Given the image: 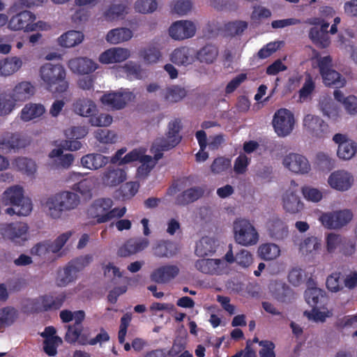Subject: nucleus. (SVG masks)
<instances>
[{"label":"nucleus","instance_id":"nucleus-9","mask_svg":"<svg viewBox=\"0 0 357 357\" xmlns=\"http://www.w3.org/2000/svg\"><path fill=\"white\" fill-rule=\"evenodd\" d=\"M29 227L22 222L2 225L0 228L1 235L15 244L22 245L27 240Z\"/></svg>","mask_w":357,"mask_h":357},{"label":"nucleus","instance_id":"nucleus-21","mask_svg":"<svg viewBox=\"0 0 357 357\" xmlns=\"http://www.w3.org/2000/svg\"><path fill=\"white\" fill-rule=\"evenodd\" d=\"M149 245L146 238H132L128 240L123 247L119 250L121 256H128L144 250Z\"/></svg>","mask_w":357,"mask_h":357},{"label":"nucleus","instance_id":"nucleus-2","mask_svg":"<svg viewBox=\"0 0 357 357\" xmlns=\"http://www.w3.org/2000/svg\"><path fill=\"white\" fill-rule=\"evenodd\" d=\"M40 76L47 90L52 93H62L68 89L66 70L60 64L47 63L40 67Z\"/></svg>","mask_w":357,"mask_h":357},{"label":"nucleus","instance_id":"nucleus-54","mask_svg":"<svg viewBox=\"0 0 357 357\" xmlns=\"http://www.w3.org/2000/svg\"><path fill=\"white\" fill-rule=\"evenodd\" d=\"M356 251V243L354 239L344 236L339 253L345 257H352Z\"/></svg>","mask_w":357,"mask_h":357},{"label":"nucleus","instance_id":"nucleus-37","mask_svg":"<svg viewBox=\"0 0 357 357\" xmlns=\"http://www.w3.org/2000/svg\"><path fill=\"white\" fill-rule=\"evenodd\" d=\"M22 146L21 139L16 133H7L0 139V151L8 153Z\"/></svg>","mask_w":357,"mask_h":357},{"label":"nucleus","instance_id":"nucleus-47","mask_svg":"<svg viewBox=\"0 0 357 357\" xmlns=\"http://www.w3.org/2000/svg\"><path fill=\"white\" fill-rule=\"evenodd\" d=\"M344 236L335 233H329L326 236V249L329 254L340 251Z\"/></svg>","mask_w":357,"mask_h":357},{"label":"nucleus","instance_id":"nucleus-4","mask_svg":"<svg viewBox=\"0 0 357 357\" xmlns=\"http://www.w3.org/2000/svg\"><path fill=\"white\" fill-rule=\"evenodd\" d=\"M234 237L235 241L243 246H251L257 243L259 234L248 220L243 218L236 219L233 225Z\"/></svg>","mask_w":357,"mask_h":357},{"label":"nucleus","instance_id":"nucleus-34","mask_svg":"<svg viewBox=\"0 0 357 357\" xmlns=\"http://www.w3.org/2000/svg\"><path fill=\"white\" fill-rule=\"evenodd\" d=\"M216 250L215 241L210 237H202L197 243L195 253L197 256L205 257L212 255Z\"/></svg>","mask_w":357,"mask_h":357},{"label":"nucleus","instance_id":"nucleus-14","mask_svg":"<svg viewBox=\"0 0 357 357\" xmlns=\"http://www.w3.org/2000/svg\"><path fill=\"white\" fill-rule=\"evenodd\" d=\"M194 24L188 20L175 22L169 29V36L175 40H183L192 37L195 33Z\"/></svg>","mask_w":357,"mask_h":357},{"label":"nucleus","instance_id":"nucleus-63","mask_svg":"<svg viewBox=\"0 0 357 357\" xmlns=\"http://www.w3.org/2000/svg\"><path fill=\"white\" fill-rule=\"evenodd\" d=\"M320 296H323L321 289L317 287L308 288L305 291V298L311 307H317Z\"/></svg>","mask_w":357,"mask_h":357},{"label":"nucleus","instance_id":"nucleus-19","mask_svg":"<svg viewBox=\"0 0 357 357\" xmlns=\"http://www.w3.org/2000/svg\"><path fill=\"white\" fill-rule=\"evenodd\" d=\"M68 67L74 73L88 75L98 68V64L90 59L78 57L70 59L68 61Z\"/></svg>","mask_w":357,"mask_h":357},{"label":"nucleus","instance_id":"nucleus-58","mask_svg":"<svg viewBox=\"0 0 357 357\" xmlns=\"http://www.w3.org/2000/svg\"><path fill=\"white\" fill-rule=\"evenodd\" d=\"M155 0H137L135 3V9L141 13H153L157 8Z\"/></svg>","mask_w":357,"mask_h":357},{"label":"nucleus","instance_id":"nucleus-51","mask_svg":"<svg viewBox=\"0 0 357 357\" xmlns=\"http://www.w3.org/2000/svg\"><path fill=\"white\" fill-rule=\"evenodd\" d=\"M126 8L123 4H113L105 12V17L111 21L122 18L127 13Z\"/></svg>","mask_w":357,"mask_h":357},{"label":"nucleus","instance_id":"nucleus-23","mask_svg":"<svg viewBox=\"0 0 357 357\" xmlns=\"http://www.w3.org/2000/svg\"><path fill=\"white\" fill-rule=\"evenodd\" d=\"M282 201L285 211L291 214L300 213L304 208L299 196L294 191L287 190L283 195Z\"/></svg>","mask_w":357,"mask_h":357},{"label":"nucleus","instance_id":"nucleus-18","mask_svg":"<svg viewBox=\"0 0 357 357\" xmlns=\"http://www.w3.org/2000/svg\"><path fill=\"white\" fill-rule=\"evenodd\" d=\"M130 57V51L126 48L112 47L100 54L99 61L103 64L120 63Z\"/></svg>","mask_w":357,"mask_h":357},{"label":"nucleus","instance_id":"nucleus-11","mask_svg":"<svg viewBox=\"0 0 357 357\" xmlns=\"http://www.w3.org/2000/svg\"><path fill=\"white\" fill-rule=\"evenodd\" d=\"M283 165L291 172L296 174H305L311 169L308 160L298 153H289L283 160Z\"/></svg>","mask_w":357,"mask_h":357},{"label":"nucleus","instance_id":"nucleus-59","mask_svg":"<svg viewBox=\"0 0 357 357\" xmlns=\"http://www.w3.org/2000/svg\"><path fill=\"white\" fill-rule=\"evenodd\" d=\"M231 167V160L225 157H218L211 165V170L214 174H220Z\"/></svg>","mask_w":357,"mask_h":357},{"label":"nucleus","instance_id":"nucleus-55","mask_svg":"<svg viewBox=\"0 0 357 357\" xmlns=\"http://www.w3.org/2000/svg\"><path fill=\"white\" fill-rule=\"evenodd\" d=\"M248 26L246 22L237 20L228 22L225 25V29L231 36H236L241 35L247 29Z\"/></svg>","mask_w":357,"mask_h":357},{"label":"nucleus","instance_id":"nucleus-27","mask_svg":"<svg viewBox=\"0 0 357 357\" xmlns=\"http://www.w3.org/2000/svg\"><path fill=\"white\" fill-rule=\"evenodd\" d=\"M152 251L156 257H171L176 254V248L172 241L160 240L153 245Z\"/></svg>","mask_w":357,"mask_h":357},{"label":"nucleus","instance_id":"nucleus-44","mask_svg":"<svg viewBox=\"0 0 357 357\" xmlns=\"http://www.w3.org/2000/svg\"><path fill=\"white\" fill-rule=\"evenodd\" d=\"M17 311L13 307L0 309V331L11 326L17 318Z\"/></svg>","mask_w":357,"mask_h":357},{"label":"nucleus","instance_id":"nucleus-61","mask_svg":"<svg viewBox=\"0 0 357 357\" xmlns=\"http://www.w3.org/2000/svg\"><path fill=\"white\" fill-rule=\"evenodd\" d=\"M123 69L129 79H139L142 77V69L141 66L137 63L130 62L126 63L123 67Z\"/></svg>","mask_w":357,"mask_h":357},{"label":"nucleus","instance_id":"nucleus-48","mask_svg":"<svg viewBox=\"0 0 357 357\" xmlns=\"http://www.w3.org/2000/svg\"><path fill=\"white\" fill-rule=\"evenodd\" d=\"M77 272L68 263L62 273L59 274L57 284L60 287H65L70 282L74 281L77 278Z\"/></svg>","mask_w":357,"mask_h":357},{"label":"nucleus","instance_id":"nucleus-35","mask_svg":"<svg viewBox=\"0 0 357 357\" xmlns=\"http://www.w3.org/2000/svg\"><path fill=\"white\" fill-rule=\"evenodd\" d=\"M84 34L79 31H69L59 38V43L64 47H72L82 42Z\"/></svg>","mask_w":357,"mask_h":357},{"label":"nucleus","instance_id":"nucleus-36","mask_svg":"<svg viewBox=\"0 0 357 357\" xmlns=\"http://www.w3.org/2000/svg\"><path fill=\"white\" fill-rule=\"evenodd\" d=\"M132 37V32L128 28H116L109 31L106 36L107 42L118 44L128 41Z\"/></svg>","mask_w":357,"mask_h":357},{"label":"nucleus","instance_id":"nucleus-42","mask_svg":"<svg viewBox=\"0 0 357 357\" xmlns=\"http://www.w3.org/2000/svg\"><path fill=\"white\" fill-rule=\"evenodd\" d=\"M186 94L187 93L184 88L176 85L168 87L164 92H162L165 100L170 103L181 101L185 97Z\"/></svg>","mask_w":357,"mask_h":357},{"label":"nucleus","instance_id":"nucleus-25","mask_svg":"<svg viewBox=\"0 0 357 357\" xmlns=\"http://www.w3.org/2000/svg\"><path fill=\"white\" fill-rule=\"evenodd\" d=\"M126 179V172L121 168L109 167L104 172L102 181L107 186L114 187L123 183Z\"/></svg>","mask_w":357,"mask_h":357},{"label":"nucleus","instance_id":"nucleus-7","mask_svg":"<svg viewBox=\"0 0 357 357\" xmlns=\"http://www.w3.org/2000/svg\"><path fill=\"white\" fill-rule=\"evenodd\" d=\"M135 98V94L128 89H121L119 91L104 93L100 98L101 103L113 110L123 109L126 105Z\"/></svg>","mask_w":357,"mask_h":357},{"label":"nucleus","instance_id":"nucleus-6","mask_svg":"<svg viewBox=\"0 0 357 357\" xmlns=\"http://www.w3.org/2000/svg\"><path fill=\"white\" fill-rule=\"evenodd\" d=\"M66 298V296L64 293L40 296L32 301V312L38 313L57 310L61 307Z\"/></svg>","mask_w":357,"mask_h":357},{"label":"nucleus","instance_id":"nucleus-10","mask_svg":"<svg viewBox=\"0 0 357 357\" xmlns=\"http://www.w3.org/2000/svg\"><path fill=\"white\" fill-rule=\"evenodd\" d=\"M294 114L287 109H280L273 116V126L280 137L289 135L294 129Z\"/></svg>","mask_w":357,"mask_h":357},{"label":"nucleus","instance_id":"nucleus-8","mask_svg":"<svg viewBox=\"0 0 357 357\" xmlns=\"http://www.w3.org/2000/svg\"><path fill=\"white\" fill-rule=\"evenodd\" d=\"M352 218V213L349 210L344 209L324 213L319 217V220L326 228L337 229L347 225Z\"/></svg>","mask_w":357,"mask_h":357},{"label":"nucleus","instance_id":"nucleus-17","mask_svg":"<svg viewBox=\"0 0 357 357\" xmlns=\"http://www.w3.org/2000/svg\"><path fill=\"white\" fill-rule=\"evenodd\" d=\"M179 273V268L176 265H165L151 273L150 278L158 284H166L174 279Z\"/></svg>","mask_w":357,"mask_h":357},{"label":"nucleus","instance_id":"nucleus-45","mask_svg":"<svg viewBox=\"0 0 357 357\" xmlns=\"http://www.w3.org/2000/svg\"><path fill=\"white\" fill-rule=\"evenodd\" d=\"M309 38L312 43L319 47L325 48L330 44V38L328 34L321 32L319 30V27L314 26L310 29L309 32Z\"/></svg>","mask_w":357,"mask_h":357},{"label":"nucleus","instance_id":"nucleus-38","mask_svg":"<svg viewBox=\"0 0 357 357\" xmlns=\"http://www.w3.org/2000/svg\"><path fill=\"white\" fill-rule=\"evenodd\" d=\"M45 111V107L41 104H26L21 111V119L24 121H29L40 116Z\"/></svg>","mask_w":357,"mask_h":357},{"label":"nucleus","instance_id":"nucleus-3","mask_svg":"<svg viewBox=\"0 0 357 357\" xmlns=\"http://www.w3.org/2000/svg\"><path fill=\"white\" fill-rule=\"evenodd\" d=\"M181 129L182 124L179 119H175L169 122L166 137L157 138L151 148V151L154 152L156 160L163 156L162 151L170 150L181 142L182 139V136L180 135Z\"/></svg>","mask_w":357,"mask_h":357},{"label":"nucleus","instance_id":"nucleus-60","mask_svg":"<svg viewBox=\"0 0 357 357\" xmlns=\"http://www.w3.org/2000/svg\"><path fill=\"white\" fill-rule=\"evenodd\" d=\"M70 235V232L63 233L59 236L53 242L47 241L50 253L58 252L67 242Z\"/></svg>","mask_w":357,"mask_h":357},{"label":"nucleus","instance_id":"nucleus-39","mask_svg":"<svg viewBox=\"0 0 357 357\" xmlns=\"http://www.w3.org/2000/svg\"><path fill=\"white\" fill-rule=\"evenodd\" d=\"M73 109L76 114L90 117L96 111V106L91 100L79 99L73 104Z\"/></svg>","mask_w":357,"mask_h":357},{"label":"nucleus","instance_id":"nucleus-52","mask_svg":"<svg viewBox=\"0 0 357 357\" xmlns=\"http://www.w3.org/2000/svg\"><path fill=\"white\" fill-rule=\"evenodd\" d=\"M61 343L60 337L47 338L43 341V350L49 356H54L57 354V347Z\"/></svg>","mask_w":357,"mask_h":357},{"label":"nucleus","instance_id":"nucleus-46","mask_svg":"<svg viewBox=\"0 0 357 357\" xmlns=\"http://www.w3.org/2000/svg\"><path fill=\"white\" fill-rule=\"evenodd\" d=\"M357 151V144L349 140L347 142L340 143L337 151V156L343 160L351 159Z\"/></svg>","mask_w":357,"mask_h":357},{"label":"nucleus","instance_id":"nucleus-16","mask_svg":"<svg viewBox=\"0 0 357 357\" xmlns=\"http://www.w3.org/2000/svg\"><path fill=\"white\" fill-rule=\"evenodd\" d=\"M328 182L331 188L340 191H345L351 187L354 178L349 172L337 170L329 176Z\"/></svg>","mask_w":357,"mask_h":357},{"label":"nucleus","instance_id":"nucleus-20","mask_svg":"<svg viewBox=\"0 0 357 357\" xmlns=\"http://www.w3.org/2000/svg\"><path fill=\"white\" fill-rule=\"evenodd\" d=\"M269 236L277 241L283 240L288 236L289 229L287 224L278 217H273L267 223Z\"/></svg>","mask_w":357,"mask_h":357},{"label":"nucleus","instance_id":"nucleus-13","mask_svg":"<svg viewBox=\"0 0 357 357\" xmlns=\"http://www.w3.org/2000/svg\"><path fill=\"white\" fill-rule=\"evenodd\" d=\"M36 20L33 13L28 10H23L12 16L8 22V26L13 31L23 30L29 32V26Z\"/></svg>","mask_w":357,"mask_h":357},{"label":"nucleus","instance_id":"nucleus-24","mask_svg":"<svg viewBox=\"0 0 357 357\" xmlns=\"http://www.w3.org/2000/svg\"><path fill=\"white\" fill-rule=\"evenodd\" d=\"M204 194V188L200 186L192 187L178 195L176 197L175 203L179 206H185L197 201L201 198Z\"/></svg>","mask_w":357,"mask_h":357},{"label":"nucleus","instance_id":"nucleus-1","mask_svg":"<svg viewBox=\"0 0 357 357\" xmlns=\"http://www.w3.org/2000/svg\"><path fill=\"white\" fill-rule=\"evenodd\" d=\"M2 202L5 205H10L6 209L10 215L26 216L32 211V202L29 198L24 197V190L18 185L8 188L2 195Z\"/></svg>","mask_w":357,"mask_h":357},{"label":"nucleus","instance_id":"nucleus-40","mask_svg":"<svg viewBox=\"0 0 357 357\" xmlns=\"http://www.w3.org/2000/svg\"><path fill=\"white\" fill-rule=\"evenodd\" d=\"M218 55V49L213 45H206L197 53V58L200 62L213 63Z\"/></svg>","mask_w":357,"mask_h":357},{"label":"nucleus","instance_id":"nucleus-26","mask_svg":"<svg viewBox=\"0 0 357 357\" xmlns=\"http://www.w3.org/2000/svg\"><path fill=\"white\" fill-rule=\"evenodd\" d=\"M109 162V158L100 153H89L81 158L82 165L91 170L98 169Z\"/></svg>","mask_w":357,"mask_h":357},{"label":"nucleus","instance_id":"nucleus-29","mask_svg":"<svg viewBox=\"0 0 357 357\" xmlns=\"http://www.w3.org/2000/svg\"><path fill=\"white\" fill-rule=\"evenodd\" d=\"M56 195L60 201L59 205L63 208L64 212L75 209L80 202L79 197L70 191H62Z\"/></svg>","mask_w":357,"mask_h":357},{"label":"nucleus","instance_id":"nucleus-12","mask_svg":"<svg viewBox=\"0 0 357 357\" xmlns=\"http://www.w3.org/2000/svg\"><path fill=\"white\" fill-rule=\"evenodd\" d=\"M303 126L308 132L317 138H323L328 132V124L319 116L307 114L303 119Z\"/></svg>","mask_w":357,"mask_h":357},{"label":"nucleus","instance_id":"nucleus-62","mask_svg":"<svg viewBox=\"0 0 357 357\" xmlns=\"http://www.w3.org/2000/svg\"><path fill=\"white\" fill-rule=\"evenodd\" d=\"M95 137L98 141L103 144H114L116 141V135L114 131L107 129H99L96 132Z\"/></svg>","mask_w":357,"mask_h":357},{"label":"nucleus","instance_id":"nucleus-53","mask_svg":"<svg viewBox=\"0 0 357 357\" xmlns=\"http://www.w3.org/2000/svg\"><path fill=\"white\" fill-rule=\"evenodd\" d=\"M141 55L144 60L148 63H157L162 57V54L160 50L155 46H149L144 49Z\"/></svg>","mask_w":357,"mask_h":357},{"label":"nucleus","instance_id":"nucleus-15","mask_svg":"<svg viewBox=\"0 0 357 357\" xmlns=\"http://www.w3.org/2000/svg\"><path fill=\"white\" fill-rule=\"evenodd\" d=\"M113 206V201L110 198H100L96 199L89 207L87 215L89 218L96 219L98 224L105 223L101 221L106 215L107 211Z\"/></svg>","mask_w":357,"mask_h":357},{"label":"nucleus","instance_id":"nucleus-50","mask_svg":"<svg viewBox=\"0 0 357 357\" xmlns=\"http://www.w3.org/2000/svg\"><path fill=\"white\" fill-rule=\"evenodd\" d=\"M321 107L325 116L335 121L338 120L340 116V109L332 100L323 101Z\"/></svg>","mask_w":357,"mask_h":357},{"label":"nucleus","instance_id":"nucleus-56","mask_svg":"<svg viewBox=\"0 0 357 357\" xmlns=\"http://www.w3.org/2000/svg\"><path fill=\"white\" fill-rule=\"evenodd\" d=\"M321 247V240L315 236H309L304 239L301 245L302 250L307 253L318 251Z\"/></svg>","mask_w":357,"mask_h":357},{"label":"nucleus","instance_id":"nucleus-5","mask_svg":"<svg viewBox=\"0 0 357 357\" xmlns=\"http://www.w3.org/2000/svg\"><path fill=\"white\" fill-rule=\"evenodd\" d=\"M332 58L331 56L321 57L318 60L319 73L325 85L336 89L343 87L346 79L337 71L332 68Z\"/></svg>","mask_w":357,"mask_h":357},{"label":"nucleus","instance_id":"nucleus-41","mask_svg":"<svg viewBox=\"0 0 357 357\" xmlns=\"http://www.w3.org/2000/svg\"><path fill=\"white\" fill-rule=\"evenodd\" d=\"M259 256L264 260L269 261L276 259L280 254L279 246L275 243H264L259 247Z\"/></svg>","mask_w":357,"mask_h":357},{"label":"nucleus","instance_id":"nucleus-33","mask_svg":"<svg viewBox=\"0 0 357 357\" xmlns=\"http://www.w3.org/2000/svg\"><path fill=\"white\" fill-rule=\"evenodd\" d=\"M22 65V60L16 56L0 60V75L9 76L17 71Z\"/></svg>","mask_w":357,"mask_h":357},{"label":"nucleus","instance_id":"nucleus-30","mask_svg":"<svg viewBox=\"0 0 357 357\" xmlns=\"http://www.w3.org/2000/svg\"><path fill=\"white\" fill-rule=\"evenodd\" d=\"M170 60L178 66L189 65L193 61L192 51L187 47H178L171 54Z\"/></svg>","mask_w":357,"mask_h":357},{"label":"nucleus","instance_id":"nucleus-31","mask_svg":"<svg viewBox=\"0 0 357 357\" xmlns=\"http://www.w3.org/2000/svg\"><path fill=\"white\" fill-rule=\"evenodd\" d=\"M34 93V86L29 82L17 84L10 93L17 102H22L29 99Z\"/></svg>","mask_w":357,"mask_h":357},{"label":"nucleus","instance_id":"nucleus-32","mask_svg":"<svg viewBox=\"0 0 357 357\" xmlns=\"http://www.w3.org/2000/svg\"><path fill=\"white\" fill-rule=\"evenodd\" d=\"M84 174L72 172L69 174V179L79 181L75 183L72 189L82 195H86L91 192L92 188V181L89 178H82Z\"/></svg>","mask_w":357,"mask_h":357},{"label":"nucleus","instance_id":"nucleus-49","mask_svg":"<svg viewBox=\"0 0 357 357\" xmlns=\"http://www.w3.org/2000/svg\"><path fill=\"white\" fill-rule=\"evenodd\" d=\"M17 101L9 94L0 95V115H7L15 108Z\"/></svg>","mask_w":357,"mask_h":357},{"label":"nucleus","instance_id":"nucleus-43","mask_svg":"<svg viewBox=\"0 0 357 357\" xmlns=\"http://www.w3.org/2000/svg\"><path fill=\"white\" fill-rule=\"evenodd\" d=\"M13 165L19 172L28 176L33 175L36 171V162L27 158H16L13 162Z\"/></svg>","mask_w":357,"mask_h":357},{"label":"nucleus","instance_id":"nucleus-28","mask_svg":"<svg viewBox=\"0 0 357 357\" xmlns=\"http://www.w3.org/2000/svg\"><path fill=\"white\" fill-rule=\"evenodd\" d=\"M222 261L218 259H202L195 262L196 268L205 274H220Z\"/></svg>","mask_w":357,"mask_h":357},{"label":"nucleus","instance_id":"nucleus-22","mask_svg":"<svg viewBox=\"0 0 357 357\" xmlns=\"http://www.w3.org/2000/svg\"><path fill=\"white\" fill-rule=\"evenodd\" d=\"M59 202L56 195L54 194L41 201V206L48 216L52 219H59L64 212L63 208L59 205Z\"/></svg>","mask_w":357,"mask_h":357},{"label":"nucleus","instance_id":"nucleus-64","mask_svg":"<svg viewBox=\"0 0 357 357\" xmlns=\"http://www.w3.org/2000/svg\"><path fill=\"white\" fill-rule=\"evenodd\" d=\"M92 261L93 256L91 255H86L72 259L68 264L78 273L87 266Z\"/></svg>","mask_w":357,"mask_h":357},{"label":"nucleus","instance_id":"nucleus-57","mask_svg":"<svg viewBox=\"0 0 357 357\" xmlns=\"http://www.w3.org/2000/svg\"><path fill=\"white\" fill-rule=\"evenodd\" d=\"M139 185L137 182L130 181L122 185L119 189L120 195L123 199H130L138 192Z\"/></svg>","mask_w":357,"mask_h":357}]
</instances>
